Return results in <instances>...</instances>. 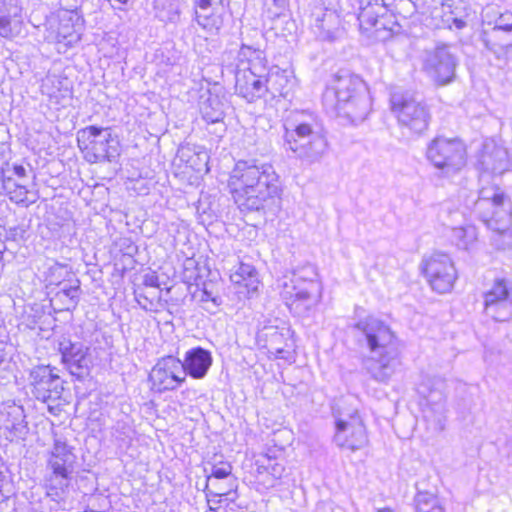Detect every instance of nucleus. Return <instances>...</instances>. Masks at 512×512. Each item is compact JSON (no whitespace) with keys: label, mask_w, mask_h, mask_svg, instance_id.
<instances>
[{"label":"nucleus","mask_w":512,"mask_h":512,"mask_svg":"<svg viewBox=\"0 0 512 512\" xmlns=\"http://www.w3.org/2000/svg\"><path fill=\"white\" fill-rule=\"evenodd\" d=\"M2 474V472L0 471V475Z\"/></svg>","instance_id":"nucleus-54"},{"label":"nucleus","mask_w":512,"mask_h":512,"mask_svg":"<svg viewBox=\"0 0 512 512\" xmlns=\"http://www.w3.org/2000/svg\"><path fill=\"white\" fill-rule=\"evenodd\" d=\"M6 248L5 243L0 239V251H4Z\"/></svg>","instance_id":"nucleus-53"},{"label":"nucleus","mask_w":512,"mask_h":512,"mask_svg":"<svg viewBox=\"0 0 512 512\" xmlns=\"http://www.w3.org/2000/svg\"><path fill=\"white\" fill-rule=\"evenodd\" d=\"M509 34L511 33L492 27L489 30H483L481 32L480 41L487 50L491 51L499 58L512 47V35Z\"/></svg>","instance_id":"nucleus-28"},{"label":"nucleus","mask_w":512,"mask_h":512,"mask_svg":"<svg viewBox=\"0 0 512 512\" xmlns=\"http://www.w3.org/2000/svg\"><path fill=\"white\" fill-rule=\"evenodd\" d=\"M481 168L493 174H503L510 168V159L507 149L494 143H485L479 159Z\"/></svg>","instance_id":"nucleus-22"},{"label":"nucleus","mask_w":512,"mask_h":512,"mask_svg":"<svg viewBox=\"0 0 512 512\" xmlns=\"http://www.w3.org/2000/svg\"><path fill=\"white\" fill-rule=\"evenodd\" d=\"M229 186L241 212H275L281 199V184L274 167L259 160L235 164Z\"/></svg>","instance_id":"nucleus-1"},{"label":"nucleus","mask_w":512,"mask_h":512,"mask_svg":"<svg viewBox=\"0 0 512 512\" xmlns=\"http://www.w3.org/2000/svg\"><path fill=\"white\" fill-rule=\"evenodd\" d=\"M193 7L194 20L196 23L206 32L212 35L218 34L224 25L226 6L215 7V9L208 6Z\"/></svg>","instance_id":"nucleus-26"},{"label":"nucleus","mask_w":512,"mask_h":512,"mask_svg":"<svg viewBox=\"0 0 512 512\" xmlns=\"http://www.w3.org/2000/svg\"><path fill=\"white\" fill-rule=\"evenodd\" d=\"M275 6H277V8L279 9H283L284 8V5H285V1L284 0H273Z\"/></svg>","instance_id":"nucleus-49"},{"label":"nucleus","mask_w":512,"mask_h":512,"mask_svg":"<svg viewBox=\"0 0 512 512\" xmlns=\"http://www.w3.org/2000/svg\"><path fill=\"white\" fill-rule=\"evenodd\" d=\"M310 18L312 31L319 40L334 42L341 37V18L335 10L315 6Z\"/></svg>","instance_id":"nucleus-17"},{"label":"nucleus","mask_w":512,"mask_h":512,"mask_svg":"<svg viewBox=\"0 0 512 512\" xmlns=\"http://www.w3.org/2000/svg\"><path fill=\"white\" fill-rule=\"evenodd\" d=\"M182 365L185 375L188 374L194 379H201L207 374L212 365L211 353L202 347L192 348L185 353Z\"/></svg>","instance_id":"nucleus-25"},{"label":"nucleus","mask_w":512,"mask_h":512,"mask_svg":"<svg viewBox=\"0 0 512 512\" xmlns=\"http://www.w3.org/2000/svg\"><path fill=\"white\" fill-rule=\"evenodd\" d=\"M198 147L190 144L180 145L177 150V157L181 162L193 169H198V161L207 162V154L197 150Z\"/></svg>","instance_id":"nucleus-36"},{"label":"nucleus","mask_w":512,"mask_h":512,"mask_svg":"<svg viewBox=\"0 0 512 512\" xmlns=\"http://www.w3.org/2000/svg\"><path fill=\"white\" fill-rule=\"evenodd\" d=\"M420 270L431 288H452L457 279V271L451 257L439 251L424 256Z\"/></svg>","instance_id":"nucleus-13"},{"label":"nucleus","mask_w":512,"mask_h":512,"mask_svg":"<svg viewBox=\"0 0 512 512\" xmlns=\"http://www.w3.org/2000/svg\"><path fill=\"white\" fill-rule=\"evenodd\" d=\"M334 437L339 446L351 450L365 443L366 428L357 410L339 413L335 420Z\"/></svg>","instance_id":"nucleus-15"},{"label":"nucleus","mask_w":512,"mask_h":512,"mask_svg":"<svg viewBox=\"0 0 512 512\" xmlns=\"http://www.w3.org/2000/svg\"><path fill=\"white\" fill-rule=\"evenodd\" d=\"M209 298V292L207 290H203L202 301H207Z\"/></svg>","instance_id":"nucleus-51"},{"label":"nucleus","mask_w":512,"mask_h":512,"mask_svg":"<svg viewBox=\"0 0 512 512\" xmlns=\"http://www.w3.org/2000/svg\"><path fill=\"white\" fill-rule=\"evenodd\" d=\"M283 148L305 164L319 162L328 142L318 117L309 111H293L284 121Z\"/></svg>","instance_id":"nucleus-3"},{"label":"nucleus","mask_w":512,"mask_h":512,"mask_svg":"<svg viewBox=\"0 0 512 512\" xmlns=\"http://www.w3.org/2000/svg\"><path fill=\"white\" fill-rule=\"evenodd\" d=\"M426 158L438 170L440 176L450 178L465 167L466 147L458 138L438 136L428 143Z\"/></svg>","instance_id":"nucleus-7"},{"label":"nucleus","mask_w":512,"mask_h":512,"mask_svg":"<svg viewBox=\"0 0 512 512\" xmlns=\"http://www.w3.org/2000/svg\"><path fill=\"white\" fill-rule=\"evenodd\" d=\"M77 143L90 163L112 162L120 155V142L111 128L87 126L77 132Z\"/></svg>","instance_id":"nucleus-8"},{"label":"nucleus","mask_w":512,"mask_h":512,"mask_svg":"<svg viewBox=\"0 0 512 512\" xmlns=\"http://www.w3.org/2000/svg\"><path fill=\"white\" fill-rule=\"evenodd\" d=\"M376 512H395V511L392 508L384 507V508L377 509Z\"/></svg>","instance_id":"nucleus-50"},{"label":"nucleus","mask_w":512,"mask_h":512,"mask_svg":"<svg viewBox=\"0 0 512 512\" xmlns=\"http://www.w3.org/2000/svg\"><path fill=\"white\" fill-rule=\"evenodd\" d=\"M226 0H193V6H203V7H219V6H226L225 5Z\"/></svg>","instance_id":"nucleus-45"},{"label":"nucleus","mask_w":512,"mask_h":512,"mask_svg":"<svg viewBox=\"0 0 512 512\" xmlns=\"http://www.w3.org/2000/svg\"><path fill=\"white\" fill-rule=\"evenodd\" d=\"M41 278L46 285L60 288H80V281L76 278L71 267L67 264L53 262L48 264L42 272Z\"/></svg>","instance_id":"nucleus-23"},{"label":"nucleus","mask_w":512,"mask_h":512,"mask_svg":"<svg viewBox=\"0 0 512 512\" xmlns=\"http://www.w3.org/2000/svg\"><path fill=\"white\" fill-rule=\"evenodd\" d=\"M159 278L160 276L157 272L149 271L143 276V284L147 287L161 288L162 282ZM163 285L165 286L164 288H172L171 286H167L165 283H163Z\"/></svg>","instance_id":"nucleus-43"},{"label":"nucleus","mask_w":512,"mask_h":512,"mask_svg":"<svg viewBox=\"0 0 512 512\" xmlns=\"http://www.w3.org/2000/svg\"><path fill=\"white\" fill-rule=\"evenodd\" d=\"M30 178L24 165L5 163L1 168L0 195L5 193L16 204L29 206L37 201L38 195L30 189Z\"/></svg>","instance_id":"nucleus-11"},{"label":"nucleus","mask_w":512,"mask_h":512,"mask_svg":"<svg viewBox=\"0 0 512 512\" xmlns=\"http://www.w3.org/2000/svg\"><path fill=\"white\" fill-rule=\"evenodd\" d=\"M457 58L448 45H439L427 50L423 57V69L438 85L453 81Z\"/></svg>","instance_id":"nucleus-14"},{"label":"nucleus","mask_w":512,"mask_h":512,"mask_svg":"<svg viewBox=\"0 0 512 512\" xmlns=\"http://www.w3.org/2000/svg\"><path fill=\"white\" fill-rule=\"evenodd\" d=\"M414 4L411 0H398L394 4V11L398 14H403V12L412 14L414 11Z\"/></svg>","instance_id":"nucleus-44"},{"label":"nucleus","mask_w":512,"mask_h":512,"mask_svg":"<svg viewBox=\"0 0 512 512\" xmlns=\"http://www.w3.org/2000/svg\"><path fill=\"white\" fill-rule=\"evenodd\" d=\"M108 1L111 2V6L114 9H119V10H121L122 6L128 2V0H108Z\"/></svg>","instance_id":"nucleus-47"},{"label":"nucleus","mask_w":512,"mask_h":512,"mask_svg":"<svg viewBox=\"0 0 512 512\" xmlns=\"http://www.w3.org/2000/svg\"><path fill=\"white\" fill-rule=\"evenodd\" d=\"M509 229L510 226L504 231L493 230L495 232V236L493 237V244L497 249L512 251V234Z\"/></svg>","instance_id":"nucleus-40"},{"label":"nucleus","mask_w":512,"mask_h":512,"mask_svg":"<svg viewBox=\"0 0 512 512\" xmlns=\"http://www.w3.org/2000/svg\"><path fill=\"white\" fill-rule=\"evenodd\" d=\"M282 353H283V350L279 349V350L276 351V356L279 357V358H284V356H282Z\"/></svg>","instance_id":"nucleus-52"},{"label":"nucleus","mask_w":512,"mask_h":512,"mask_svg":"<svg viewBox=\"0 0 512 512\" xmlns=\"http://www.w3.org/2000/svg\"><path fill=\"white\" fill-rule=\"evenodd\" d=\"M282 472L283 467L275 456L261 454L255 459L253 475L258 483L277 479Z\"/></svg>","instance_id":"nucleus-29"},{"label":"nucleus","mask_w":512,"mask_h":512,"mask_svg":"<svg viewBox=\"0 0 512 512\" xmlns=\"http://www.w3.org/2000/svg\"><path fill=\"white\" fill-rule=\"evenodd\" d=\"M200 113L207 123L221 122L224 118L223 103L218 96L210 95L200 102Z\"/></svg>","instance_id":"nucleus-34"},{"label":"nucleus","mask_w":512,"mask_h":512,"mask_svg":"<svg viewBox=\"0 0 512 512\" xmlns=\"http://www.w3.org/2000/svg\"><path fill=\"white\" fill-rule=\"evenodd\" d=\"M83 32V19L74 10H59L49 15L44 23V39L57 45L59 52H66L76 45Z\"/></svg>","instance_id":"nucleus-9"},{"label":"nucleus","mask_w":512,"mask_h":512,"mask_svg":"<svg viewBox=\"0 0 512 512\" xmlns=\"http://www.w3.org/2000/svg\"><path fill=\"white\" fill-rule=\"evenodd\" d=\"M138 252L137 245L127 237H121L114 242L111 254L113 256H135Z\"/></svg>","instance_id":"nucleus-39"},{"label":"nucleus","mask_w":512,"mask_h":512,"mask_svg":"<svg viewBox=\"0 0 512 512\" xmlns=\"http://www.w3.org/2000/svg\"><path fill=\"white\" fill-rule=\"evenodd\" d=\"M267 94L271 97H287L294 82L293 73L287 69H281L278 66L271 67L265 72Z\"/></svg>","instance_id":"nucleus-27"},{"label":"nucleus","mask_w":512,"mask_h":512,"mask_svg":"<svg viewBox=\"0 0 512 512\" xmlns=\"http://www.w3.org/2000/svg\"><path fill=\"white\" fill-rule=\"evenodd\" d=\"M229 483H237L233 473V465L222 456L210 463V472L205 477L203 490L228 487Z\"/></svg>","instance_id":"nucleus-24"},{"label":"nucleus","mask_w":512,"mask_h":512,"mask_svg":"<svg viewBox=\"0 0 512 512\" xmlns=\"http://www.w3.org/2000/svg\"><path fill=\"white\" fill-rule=\"evenodd\" d=\"M366 335V339L371 351L386 350L388 348L395 350L396 337L391 329L381 321H371L363 324H357Z\"/></svg>","instance_id":"nucleus-20"},{"label":"nucleus","mask_w":512,"mask_h":512,"mask_svg":"<svg viewBox=\"0 0 512 512\" xmlns=\"http://www.w3.org/2000/svg\"><path fill=\"white\" fill-rule=\"evenodd\" d=\"M415 512H445L436 495L418 492L415 496Z\"/></svg>","instance_id":"nucleus-37"},{"label":"nucleus","mask_w":512,"mask_h":512,"mask_svg":"<svg viewBox=\"0 0 512 512\" xmlns=\"http://www.w3.org/2000/svg\"><path fill=\"white\" fill-rule=\"evenodd\" d=\"M116 270L125 272L134 268L136 260L134 256L119 255L113 256Z\"/></svg>","instance_id":"nucleus-41"},{"label":"nucleus","mask_w":512,"mask_h":512,"mask_svg":"<svg viewBox=\"0 0 512 512\" xmlns=\"http://www.w3.org/2000/svg\"><path fill=\"white\" fill-rule=\"evenodd\" d=\"M24 28L22 7L19 0H0V36L12 39Z\"/></svg>","instance_id":"nucleus-19"},{"label":"nucleus","mask_w":512,"mask_h":512,"mask_svg":"<svg viewBox=\"0 0 512 512\" xmlns=\"http://www.w3.org/2000/svg\"><path fill=\"white\" fill-rule=\"evenodd\" d=\"M70 454V451L66 449L64 446L55 447V451L52 452L49 467L52 471L53 476L59 477L62 479H69L70 471L69 466L67 465L66 457Z\"/></svg>","instance_id":"nucleus-35"},{"label":"nucleus","mask_w":512,"mask_h":512,"mask_svg":"<svg viewBox=\"0 0 512 512\" xmlns=\"http://www.w3.org/2000/svg\"><path fill=\"white\" fill-rule=\"evenodd\" d=\"M453 24L457 29H462L466 26V22L461 18H453Z\"/></svg>","instance_id":"nucleus-48"},{"label":"nucleus","mask_w":512,"mask_h":512,"mask_svg":"<svg viewBox=\"0 0 512 512\" xmlns=\"http://www.w3.org/2000/svg\"><path fill=\"white\" fill-rule=\"evenodd\" d=\"M230 53L223 54L224 69L234 74L236 94L252 103L267 95L265 72L266 55L263 50L242 44L234 62L226 63Z\"/></svg>","instance_id":"nucleus-4"},{"label":"nucleus","mask_w":512,"mask_h":512,"mask_svg":"<svg viewBox=\"0 0 512 512\" xmlns=\"http://www.w3.org/2000/svg\"><path fill=\"white\" fill-rule=\"evenodd\" d=\"M468 208L491 230L504 231L512 224V203L496 186L483 187Z\"/></svg>","instance_id":"nucleus-6"},{"label":"nucleus","mask_w":512,"mask_h":512,"mask_svg":"<svg viewBox=\"0 0 512 512\" xmlns=\"http://www.w3.org/2000/svg\"><path fill=\"white\" fill-rule=\"evenodd\" d=\"M155 17L164 23H176L180 19L179 0H154Z\"/></svg>","instance_id":"nucleus-32"},{"label":"nucleus","mask_w":512,"mask_h":512,"mask_svg":"<svg viewBox=\"0 0 512 512\" xmlns=\"http://www.w3.org/2000/svg\"><path fill=\"white\" fill-rule=\"evenodd\" d=\"M231 282L242 288H258L259 278L257 270L250 264L241 263L230 275Z\"/></svg>","instance_id":"nucleus-33"},{"label":"nucleus","mask_w":512,"mask_h":512,"mask_svg":"<svg viewBox=\"0 0 512 512\" xmlns=\"http://www.w3.org/2000/svg\"><path fill=\"white\" fill-rule=\"evenodd\" d=\"M322 102L328 112L362 122L371 110V97L365 81L349 70H339L327 83Z\"/></svg>","instance_id":"nucleus-2"},{"label":"nucleus","mask_w":512,"mask_h":512,"mask_svg":"<svg viewBox=\"0 0 512 512\" xmlns=\"http://www.w3.org/2000/svg\"><path fill=\"white\" fill-rule=\"evenodd\" d=\"M29 385L34 398L45 404L47 411L59 416L71 403L68 381L60 368L52 364H38L29 371Z\"/></svg>","instance_id":"nucleus-5"},{"label":"nucleus","mask_w":512,"mask_h":512,"mask_svg":"<svg viewBox=\"0 0 512 512\" xmlns=\"http://www.w3.org/2000/svg\"><path fill=\"white\" fill-rule=\"evenodd\" d=\"M186 381L182 361L173 355H166L157 360L147 376L150 392L163 394L176 390Z\"/></svg>","instance_id":"nucleus-12"},{"label":"nucleus","mask_w":512,"mask_h":512,"mask_svg":"<svg viewBox=\"0 0 512 512\" xmlns=\"http://www.w3.org/2000/svg\"><path fill=\"white\" fill-rule=\"evenodd\" d=\"M509 282L505 278H496L492 288H508Z\"/></svg>","instance_id":"nucleus-46"},{"label":"nucleus","mask_w":512,"mask_h":512,"mask_svg":"<svg viewBox=\"0 0 512 512\" xmlns=\"http://www.w3.org/2000/svg\"><path fill=\"white\" fill-rule=\"evenodd\" d=\"M391 110L401 128L413 135L423 134L429 126L431 114L427 104L408 94L394 93L391 96Z\"/></svg>","instance_id":"nucleus-10"},{"label":"nucleus","mask_w":512,"mask_h":512,"mask_svg":"<svg viewBox=\"0 0 512 512\" xmlns=\"http://www.w3.org/2000/svg\"><path fill=\"white\" fill-rule=\"evenodd\" d=\"M58 352L61 363L72 377L81 381L90 375L93 361L88 347L64 339L59 342Z\"/></svg>","instance_id":"nucleus-16"},{"label":"nucleus","mask_w":512,"mask_h":512,"mask_svg":"<svg viewBox=\"0 0 512 512\" xmlns=\"http://www.w3.org/2000/svg\"><path fill=\"white\" fill-rule=\"evenodd\" d=\"M41 92L56 103L69 98L71 91L68 86V79L56 74H48L41 83Z\"/></svg>","instance_id":"nucleus-31"},{"label":"nucleus","mask_w":512,"mask_h":512,"mask_svg":"<svg viewBox=\"0 0 512 512\" xmlns=\"http://www.w3.org/2000/svg\"><path fill=\"white\" fill-rule=\"evenodd\" d=\"M449 240L458 249L472 251L477 246L478 232L472 224L450 227Z\"/></svg>","instance_id":"nucleus-30"},{"label":"nucleus","mask_w":512,"mask_h":512,"mask_svg":"<svg viewBox=\"0 0 512 512\" xmlns=\"http://www.w3.org/2000/svg\"><path fill=\"white\" fill-rule=\"evenodd\" d=\"M358 3V16L360 29L363 32L371 33L373 30L378 33L386 30L383 16L387 11L384 0H355Z\"/></svg>","instance_id":"nucleus-18"},{"label":"nucleus","mask_w":512,"mask_h":512,"mask_svg":"<svg viewBox=\"0 0 512 512\" xmlns=\"http://www.w3.org/2000/svg\"><path fill=\"white\" fill-rule=\"evenodd\" d=\"M498 29H501L502 31L510 32L512 35V13L511 12H504L500 14L494 22V26Z\"/></svg>","instance_id":"nucleus-42"},{"label":"nucleus","mask_w":512,"mask_h":512,"mask_svg":"<svg viewBox=\"0 0 512 512\" xmlns=\"http://www.w3.org/2000/svg\"><path fill=\"white\" fill-rule=\"evenodd\" d=\"M318 273L316 267L312 264H307L299 267L293 272L292 288H299L303 283H313L317 280Z\"/></svg>","instance_id":"nucleus-38"},{"label":"nucleus","mask_w":512,"mask_h":512,"mask_svg":"<svg viewBox=\"0 0 512 512\" xmlns=\"http://www.w3.org/2000/svg\"><path fill=\"white\" fill-rule=\"evenodd\" d=\"M208 510L211 512H234L238 508V483L228 487L203 490Z\"/></svg>","instance_id":"nucleus-21"}]
</instances>
